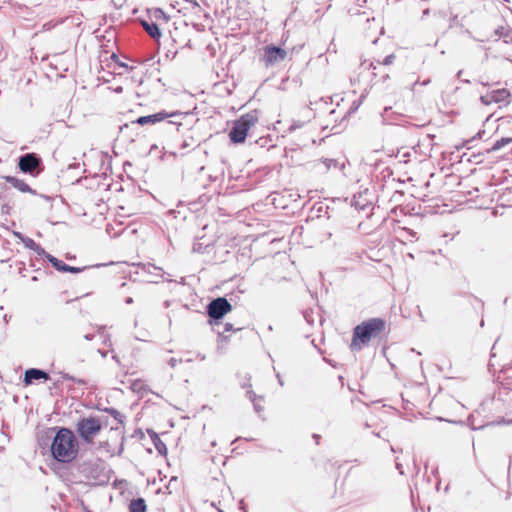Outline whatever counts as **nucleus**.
I'll return each instance as SVG.
<instances>
[{"label": "nucleus", "instance_id": "052dcab7", "mask_svg": "<svg viewBox=\"0 0 512 512\" xmlns=\"http://www.w3.org/2000/svg\"><path fill=\"white\" fill-rule=\"evenodd\" d=\"M98 352L101 354L102 357H106L107 356V351L98 350Z\"/></svg>", "mask_w": 512, "mask_h": 512}, {"label": "nucleus", "instance_id": "bb28decb", "mask_svg": "<svg viewBox=\"0 0 512 512\" xmlns=\"http://www.w3.org/2000/svg\"><path fill=\"white\" fill-rule=\"evenodd\" d=\"M211 245L210 244H204L200 241H196L193 243V252H196V253H199V254H204V253H209L210 252V248Z\"/></svg>", "mask_w": 512, "mask_h": 512}, {"label": "nucleus", "instance_id": "7ed1b4c3", "mask_svg": "<svg viewBox=\"0 0 512 512\" xmlns=\"http://www.w3.org/2000/svg\"><path fill=\"white\" fill-rule=\"evenodd\" d=\"M258 122L257 111H250L241 115L232 122L228 136L232 144L238 145L245 142L249 130Z\"/></svg>", "mask_w": 512, "mask_h": 512}, {"label": "nucleus", "instance_id": "9b49d317", "mask_svg": "<svg viewBox=\"0 0 512 512\" xmlns=\"http://www.w3.org/2000/svg\"><path fill=\"white\" fill-rule=\"evenodd\" d=\"M50 379V375L43 369L39 368H28L25 370L23 375L24 386H29L35 381H47Z\"/></svg>", "mask_w": 512, "mask_h": 512}, {"label": "nucleus", "instance_id": "864d4df0", "mask_svg": "<svg viewBox=\"0 0 512 512\" xmlns=\"http://www.w3.org/2000/svg\"><path fill=\"white\" fill-rule=\"evenodd\" d=\"M169 124L177 125V130H179V127H181V126H182V123H181V122H178V121H169Z\"/></svg>", "mask_w": 512, "mask_h": 512}, {"label": "nucleus", "instance_id": "393cba45", "mask_svg": "<svg viewBox=\"0 0 512 512\" xmlns=\"http://www.w3.org/2000/svg\"><path fill=\"white\" fill-rule=\"evenodd\" d=\"M319 162L324 165L325 171H328L332 167L338 168L339 170H343L345 167L344 163L340 164L336 159L323 158L319 160Z\"/></svg>", "mask_w": 512, "mask_h": 512}, {"label": "nucleus", "instance_id": "a19ab883", "mask_svg": "<svg viewBox=\"0 0 512 512\" xmlns=\"http://www.w3.org/2000/svg\"><path fill=\"white\" fill-rule=\"evenodd\" d=\"M10 208H11V207L9 206V204L5 203V204H3V205H2V207H1V212H2L3 214H8V213H9V211H10Z\"/></svg>", "mask_w": 512, "mask_h": 512}, {"label": "nucleus", "instance_id": "ea45409f", "mask_svg": "<svg viewBox=\"0 0 512 512\" xmlns=\"http://www.w3.org/2000/svg\"><path fill=\"white\" fill-rule=\"evenodd\" d=\"M253 407H254V410L256 413L260 414L262 411H263V406H261L260 404L256 403V401L253 403Z\"/></svg>", "mask_w": 512, "mask_h": 512}, {"label": "nucleus", "instance_id": "2eb2a0df", "mask_svg": "<svg viewBox=\"0 0 512 512\" xmlns=\"http://www.w3.org/2000/svg\"><path fill=\"white\" fill-rule=\"evenodd\" d=\"M426 261L429 265L433 266H445L447 262V257L443 253L442 249H438V252L435 250H431L427 252V258Z\"/></svg>", "mask_w": 512, "mask_h": 512}, {"label": "nucleus", "instance_id": "774afa93", "mask_svg": "<svg viewBox=\"0 0 512 512\" xmlns=\"http://www.w3.org/2000/svg\"><path fill=\"white\" fill-rule=\"evenodd\" d=\"M438 15H439L440 17H442V18H444V17H445V13H444L443 11H438Z\"/></svg>", "mask_w": 512, "mask_h": 512}, {"label": "nucleus", "instance_id": "e2e57ef3", "mask_svg": "<svg viewBox=\"0 0 512 512\" xmlns=\"http://www.w3.org/2000/svg\"><path fill=\"white\" fill-rule=\"evenodd\" d=\"M429 13H430V9L427 8V9L423 10V17L428 15Z\"/></svg>", "mask_w": 512, "mask_h": 512}, {"label": "nucleus", "instance_id": "13d9d810", "mask_svg": "<svg viewBox=\"0 0 512 512\" xmlns=\"http://www.w3.org/2000/svg\"><path fill=\"white\" fill-rule=\"evenodd\" d=\"M111 58H112L114 61H116V63L119 61L118 56H117L115 53H113V54H112Z\"/></svg>", "mask_w": 512, "mask_h": 512}, {"label": "nucleus", "instance_id": "4d7b16f0", "mask_svg": "<svg viewBox=\"0 0 512 512\" xmlns=\"http://www.w3.org/2000/svg\"><path fill=\"white\" fill-rule=\"evenodd\" d=\"M435 420L437 421H444V422H448V419L446 418H443V417H436Z\"/></svg>", "mask_w": 512, "mask_h": 512}, {"label": "nucleus", "instance_id": "680f3d73", "mask_svg": "<svg viewBox=\"0 0 512 512\" xmlns=\"http://www.w3.org/2000/svg\"><path fill=\"white\" fill-rule=\"evenodd\" d=\"M440 484H441V482L439 480H436V483H435L436 490H439Z\"/></svg>", "mask_w": 512, "mask_h": 512}, {"label": "nucleus", "instance_id": "a18cd8bd", "mask_svg": "<svg viewBox=\"0 0 512 512\" xmlns=\"http://www.w3.org/2000/svg\"><path fill=\"white\" fill-rule=\"evenodd\" d=\"M232 330H234V328H233V325L231 323H226L224 325V331L225 332H229V331H232Z\"/></svg>", "mask_w": 512, "mask_h": 512}, {"label": "nucleus", "instance_id": "09e8293b", "mask_svg": "<svg viewBox=\"0 0 512 512\" xmlns=\"http://www.w3.org/2000/svg\"><path fill=\"white\" fill-rule=\"evenodd\" d=\"M184 2H187V3H190L191 5H193L194 7H198L199 4L196 0H183Z\"/></svg>", "mask_w": 512, "mask_h": 512}, {"label": "nucleus", "instance_id": "f8f14e48", "mask_svg": "<svg viewBox=\"0 0 512 512\" xmlns=\"http://www.w3.org/2000/svg\"><path fill=\"white\" fill-rule=\"evenodd\" d=\"M3 179L9 183L12 187L17 189L18 191L22 193H30L33 195H37V192L32 189L24 180L19 179L15 176H3Z\"/></svg>", "mask_w": 512, "mask_h": 512}, {"label": "nucleus", "instance_id": "37998d69", "mask_svg": "<svg viewBox=\"0 0 512 512\" xmlns=\"http://www.w3.org/2000/svg\"><path fill=\"white\" fill-rule=\"evenodd\" d=\"M117 65H118L119 67L125 68V69H127V70H132V69H133V67H130L127 63L122 62V61H120V60L117 62Z\"/></svg>", "mask_w": 512, "mask_h": 512}, {"label": "nucleus", "instance_id": "0e129e2a", "mask_svg": "<svg viewBox=\"0 0 512 512\" xmlns=\"http://www.w3.org/2000/svg\"><path fill=\"white\" fill-rule=\"evenodd\" d=\"M102 422V427L103 426H107L108 425V418H105L104 421H101Z\"/></svg>", "mask_w": 512, "mask_h": 512}, {"label": "nucleus", "instance_id": "f3484780", "mask_svg": "<svg viewBox=\"0 0 512 512\" xmlns=\"http://www.w3.org/2000/svg\"><path fill=\"white\" fill-rule=\"evenodd\" d=\"M147 433L151 438V441L157 450V452L162 455L166 456L168 453L166 444L160 439L158 433H156L153 429H147Z\"/></svg>", "mask_w": 512, "mask_h": 512}, {"label": "nucleus", "instance_id": "4c0bfd02", "mask_svg": "<svg viewBox=\"0 0 512 512\" xmlns=\"http://www.w3.org/2000/svg\"><path fill=\"white\" fill-rule=\"evenodd\" d=\"M181 362H182V359L170 358L168 361V364L171 368H175L177 366V364L181 363Z\"/></svg>", "mask_w": 512, "mask_h": 512}, {"label": "nucleus", "instance_id": "c85d7f7f", "mask_svg": "<svg viewBox=\"0 0 512 512\" xmlns=\"http://www.w3.org/2000/svg\"><path fill=\"white\" fill-rule=\"evenodd\" d=\"M450 185L456 184L457 186H462L461 177L454 172H450Z\"/></svg>", "mask_w": 512, "mask_h": 512}, {"label": "nucleus", "instance_id": "79ce46f5", "mask_svg": "<svg viewBox=\"0 0 512 512\" xmlns=\"http://www.w3.org/2000/svg\"><path fill=\"white\" fill-rule=\"evenodd\" d=\"M506 30H507L506 28L500 26V27L495 29L494 33H495L496 36L500 37V34L501 33H505Z\"/></svg>", "mask_w": 512, "mask_h": 512}, {"label": "nucleus", "instance_id": "dca6fc26", "mask_svg": "<svg viewBox=\"0 0 512 512\" xmlns=\"http://www.w3.org/2000/svg\"><path fill=\"white\" fill-rule=\"evenodd\" d=\"M478 192L477 188H474L473 190H450V203L456 202L457 205H461L469 199L467 196H472L474 193Z\"/></svg>", "mask_w": 512, "mask_h": 512}, {"label": "nucleus", "instance_id": "b1692460", "mask_svg": "<svg viewBox=\"0 0 512 512\" xmlns=\"http://www.w3.org/2000/svg\"><path fill=\"white\" fill-rule=\"evenodd\" d=\"M100 411H103L105 413H108L111 415L119 424H124V421L126 419L125 415L120 413L117 409L114 407H105V408H98Z\"/></svg>", "mask_w": 512, "mask_h": 512}, {"label": "nucleus", "instance_id": "473e14b6", "mask_svg": "<svg viewBox=\"0 0 512 512\" xmlns=\"http://www.w3.org/2000/svg\"><path fill=\"white\" fill-rule=\"evenodd\" d=\"M500 37L504 39L505 43H512V29H507L505 33L500 34Z\"/></svg>", "mask_w": 512, "mask_h": 512}, {"label": "nucleus", "instance_id": "e433bc0d", "mask_svg": "<svg viewBox=\"0 0 512 512\" xmlns=\"http://www.w3.org/2000/svg\"><path fill=\"white\" fill-rule=\"evenodd\" d=\"M246 396L249 398V400H250L252 403H254V402L256 401L257 396H256V394L254 393V391H253V390L248 389V390L246 391Z\"/></svg>", "mask_w": 512, "mask_h": 512}, {"label": "nucleus", "instance_id": "1a4fd4ad", "mask_svg": "<svg viewBox=\"0 0 512 512\" xmlns=\"http://www.w3.org/2000/svg\"><path fill=\"white\" fill-rule=\"evenodd\" d=\"M286 51L275 45H267L264 49V62L265 65L272 66L277 62L283 61L286 57Z\"/></svg>", "mask_w": 512, "mask_h": 512}, {"label": "nucleus", "instance_id": "6e6d98bb", "mask_svg": "<svg viewBox=\"0 0 512 512\" xmlns=\"http://www.w3.org/2000/svg\"><path fill=\"white\" fill-rule=\"evenodd\" d=\"M313 438L315 439L316 444H319L320 435H318V434H313Z\"/></svg>", "mask_w": 512, "mask_h": 512}, {"label": "nucleus", "instance_id": "58836bf2", "mask_svg": "<svg viewBox=\"0 0 512 512\" xmlns=\"http://www.w3.org/2000/svg\"><path fill=\"white\" fill-rule=\"evenodd\" d=\"M268 138L266 137H260L259 139L255 140V143L260 145L261 147H265L267 145Z\"/></svg>", "mask_w": 512, "mask_h": 512}, {"label": "nucleus", "instance_id": "49530a36", "mask_svg": "<svg viewBox=\"0 0 512 512\" xmlns=\"http://www.w3.org/2000/svg\"><path fill=\"white\" fill-rule=\"evenodd\" d=\"M95 338V335L94 334H85L84 335V339L87 340V341H92L93 339Z\"/></svg>", "mask_w": 512, "mask_h": 512}, {"label": "nucleus", "instance_id": "ddd939ff", "mask_svg": "<svg viewBox=\"0 0 512 512\" xmlns=\"http://www.w3.org/2000/svg\"><path fill=\"white\" fill-rule=\"evenodd\" d=\"M139 22L145 32L153 39L159 40L162 36V32L158 24L154 21H148L145 19H139Z\"/></svg>", "mask_w": 512, "mask_h": 512}, {"label": "nucleus", "instance_id": "aec40b11", "mask_svg": "<svg viewBox=\"0 0 512 512\" xmlns=\"http://www.w3.org/2000/svg\"><path fill=\"white\" fill-rule=\"evenodd\" d=\"M128 509L129 512H146L147 505L144 498L138 497L130 501Z\"/></svg>", "mask_w": 512, "mask_h": 512}, {"label": "nucleus", "instance_id": "2f4dec72", "mask_svg": "<svg viewBox=\"0 0 512 512\" xmlns=\"http://www.w3.org/2000/svg\"><path fill=\"white\" fill-rule=\"evenodd\" d=\"M22 243L24 244V246L26 248H28L30 250L35 248V246L37 244L32 238H29V237H26V238L22 239Z\"/></svg>", "mask_w": 512, "mask_h": 512}, {"label": "nucleus", "instance_id": "20e7f679", "mask_svg": "<svg viewBox=\"0 0 512 512\" xmlns=\"http://www.w3.org/2000/svg\"><path fill=\"white\" fill-rule=\"evenodd\" d=\"M188 113L187 112H181V111H172L167 112L165 110H161L157 113L140 116L136 120L131 121L130 123H125L121 125L120 132H124V130L129 129L130 127H134L136 125L144 126V125H154L156 123H159L161 121H164L168 118H184Z\"/></svg>", "mask_w": 512, "mask_h": 512}, {"label": "nucleus", "instance_id": "338daca9", "mask_svg": "<svg viewBox=\"0 0 512 512\" xmlns=\"http://www.w3.org/2000/svg\"><path fill=\"white\" fill-rule=\"evenodd\" d=\"M242 388H251V384H250V383H249V384L244 383V384L242 385Z\"/></svg>", "mask_w": 512, "mask_h": 512}, {"label": "nucleus", "instance_id": "0eeeda50", "mask_svg": "<svg viewBox=\"0 0 512 512\" xmlns=\"http://www.w3.org/2000/svg\"><path fill=\"white\" fill-rule=\"evenodd\" d=\"M18 168L22 173L37 177L43 171L44 166L39 154L29 152L18 157Z\"/></svg>", "mask_w": 512, "mask_h": 512}, {"label": "nucleus", "instance_id": "6ab92c4d", "mask_svg": "<svg viewBox=\"0 0 512 512\" xmlns=\"http://www.w3.org/2000/svg\"><path fill=\"white\" fill-rule=\"evenodd\" d=\"M371 201L367 198H364L362 193H359V195H354L353 199L351 201V206L355 207L357 210H365L366 208L370 207Z\"/></svg>", "mask_w": 512, "mask_h": 512}, {"label": "nucleus", "instance_id": "3c124183", "mask_svg": "<svg viewBox=\"0 0 512 512\" xmlns=\"http://www.w3.org/2000/svg\"><path fill=\"white\" fill-rule=\"evenodd\" d=\"M276 377H277V380H278V383L283 386L284 385V381L281 377V375L279 373L276 374Z\"/></svg>", "mask_w": 512, "mask_h": 512}, {"label": "nucleus", "instance_id": "69168bd1", "mask_svg": "<svg viewBox=\"0 0 512 512\" xmlns=\"http://www.w3.org/2000/svg\"><path fill=\"white\" fill-rule=\"evenodd\" d=\"M40 197L44 198L45 200H51L50 196L40 194Z\"/></svg>", "mask_w": 512, "mask_h": 512}, {"label": "nucleus", "instance_id": "f257e3e1", "mask_svg": "<svg viewBox=\"0 0 512 512\" xmlns=\"http://www.w3.org/2000/svg\"><path fill=\"white\" fill-rule=\"evenodd\" d=\"M46 433H55L50 444L51 456L55 461L70 463L76 459L79 452V443L70 428L51 427ZM47 439H51V436L47 435Z\"/></svg>", "mask_w": 512, "mask_h": 512}, {"label": "nucleus", "instance_id": "8fccbe9b", "mask_svg": "<svg viewBox=\"0 0 512 512\" xmlns=\"http://www.w3.org/2000/svg\"><path fill=\"white\" fill-rule=\"evenodd\" d=\"M405 231H407V233L412 236V237H415L416 236V232L413 231L412 229H409V228H405Z\"/></svg>", "mask_w": 512, "mask_h": 512}, {"label": "nucleus", "instance_id": "c9c22d12", "mask_svg": "<svg viewBox=\"0 0 512 512\" xmlns=\"http://www.w3.org/2000/svg\"><path fill=\"white\" fill-rule=\"evenodd\" d=\"M480 101L484 105H490L492 102H494V99H491V93H490V94H487V95H482L480 97Z\"/></svg>", "mask_w": 512, "mask_h": 512}, {"label": "nucleus", "instance_id": "4468645a", "mask_svg": "<svg viewBox=\"0 0 512 512\" xmlns=\"http://www.w3.org/2000/svg\"><path fill=\"white\" fill-rule=\"evenodd\" d=\"M396 157L400 158L399 161L403 162V163H409L412 161L415 163H418L421 161V160L417 159V150L415 147H411V148L402 147V148L398 149Z\"/></svg>", "mask_w": 512, "mask_h": 512}, {"label": "nucleus", "instance_id": "72a5a7b5", "mask_svg": "<svg viewBox=\"0 0 512 512\" xmlns=\"http://www.w3.org/2000/svg\"><path fill=\"white\" fill-rule=\"evenodd\" d=\"M67 268L68 269L66 270V273L77 274V273L83 272L87 267H75V266L68 265Z\"/></svg>", "mask_w": 512, "mask_h": 512}, {"label": "nucleus", "instance_id": "9d476101", "mask_svg": "<svg viewBox=\"0 0 512 512\" xmlns=\"http://www.w3.org/2000/svg\"><path fill=\"white\" fill-rule=\"evenodd\" d=\"M382 123L393 127L392 134L399 137V135L407 132L405 127L399 126V114L389 111L388 108L381 113Z\"/></svg>", "mask_w": 512, "mask_h": 512}, {"label": "nucleus", "instance_id": "c03bdc74", "mask_svg": "<svg viewBox=\"0 0 512 512\" xmlns=\"http://www.w3.org/2000/svg\"><path fill=\"white\" fill-rule=\"evenodd\" d=\"M13 234H14V236H15L16 238H18V239H19V240H21V241H22V239H24V238H26V237H27V236H25L24 234H22L21 232H17V231H14V232H13Z\"/></svg>", "mask_w": 512, "mask_h": 512}, {"label": "nucleus", "instance_id": "4be33fe9", "mask_svg": "<svg viewBox=\"0 0 512 512\" xmlns=\"http://www.w3.org/2000/svg\"><path fill=\"white\" fill-rule=\"evenodd\" d=\"M47 261L52 265V267L61 273H66V270L68 269V264L64 263L62 260L58 259L57 257L47 254Z\"/></svg>", "mask_w": 512, "mask_h": 512}, {"label": "nucleus", "instance_id": "cd10ccee", "mask_svg": "<svg viewBox=\"0 0 512 512\" xmlns=\"http://www.w3.org/2000/svg\"><path fill=\"white\" fill-rule=\"evenodd\" d=\"M60 375H61L62 379H64V380L73 381L74 383H77L78 385H81V386L87 385L86 380L81 379V378H76V377L70 375L69 373L60 372Z\"/></svg>", "mask_w": 512, "mask_h": 512}, {"label": "nucleus", "instance_id": "f704fd0d", "mask_svg": "<svg viewBox=\"0 0 512 512\" xmlns=\"http://www.w3.org/2000/svg\"><path fill=\"white\" fill-rule=\"evenodd\" d=\"M395 60V55L394 54H389L387 55L382 62H377L378 64H382V65H390L393 63V61Z\"/></svg>", "mask_w": 512, "mask_h": 512}, {"label": "nucleus", "instance_id": "7c9ffc66", "mask_svg": "<svg viewBox=\"0 0 512 512\" xmlns=\"http://www.w3.org/2000/svg\"><path fill=\"white\" fill-rule=\"evenodd\" d=\"M37 255L39 256H43L45 257V259L47 260V254H49L48 252L45 251V249L40 245V244H36L35 248L32 249Z\"/></svg>", "mask_w": 512, "mask_h": 512}, {"label": "nucleus", "instance_id": "de8ad7c7", "mask_svg": "<svg viewBox=\"0 0 512 512\" xmlns=\"http://www.w3.org/2000/svg\"><path fill=\"white\" fill-rule=\"evenodd\" d=\"M80 167V164L79 163H72L68 166V170H71V169H78Z\"/></svg>", "mask_w": 512, "mask_h": 512}, {"label": "nucleus", "instance_id": "39448f33", "mask_svg": "<svg viewBox=\"0 0 512 512\" xmlns=\"http://www.w3.org/2000/svg\"><path fill=\"white\" fill-rule=\"evenodd\" d=\"M101 429V419L94 416L81 418L76 425V431L79 437L87 444L93 442V439L101 431Z\"/></svg>", "mask_w": 512, "mask_h": 512}, {"label": "nucleus", "instance_id": "603ef678", "mask_svg": "<svg viewBox=\"0 0 512 512\" xmlns=\"http://www.w3.org/2000/svg\"><path fill=\"white\" fill-rule=\"evenodd\" d=\"M11 316H9L8 314H4L3 315V321L5 324H7L10 320Z\"/></svg>", "mask_w": 512, "mask_h": 512}, {"label": "nucleus", "instance_id": "a878e982", "mask_svg": "<svg viewBox=\"0 0 512 512\" xmlns=\"http://www.w3.org/2000/svg\"><path fill=\"white\" fill-rule=\"evenodd\" d=\"M510 143H512V137H502V138L496 140L494 142V144L492 145V147L490 149H488L487 151L492 152V151L501 150L502 148L509 145Z\"/></svg>", "mask_w": 512, "mask_h": 512}, {"label": "nucleus", "instance_id": "5fc2aeb1", "mask_svg": "<svg viewBox=\"0 0 512 512\" xmlns=\"http://www.w3.org/2000/svg\"><path fill=\"white\" fill-rule=\"evenodd\" d=\"M125 303L128 304V305L132 304L133 303V298L132 297H127L125 299Z\"/></svg>", "mask_w": 512, "mask_h": 512}, {"label": "nucleus", "instance_id": "c756f323", "mask_svg": "<svg viewBox=\"0 0 512 512\" xmlns=\"http://www.w3.org/2000/svg\"><path fill=\"white\" fill-rule=\"evenodd\" d=\"M304 124H305V122L300 121V120L293 121L292 124L288 128V132L292 133L295 130L302 128L304 126Z\"/></svg>", "mask_w": 512, "mask_h": 512}, {"label": "nucleus", "instance_id": "423d86ee", "mask_svg": "<svg viewBox=\"0 0 512 512\" xmlns=\"http://www.w3.org/2000/svg\"><path fill=\"white\" fill-rule=\"evenodd\" d=\"M231 311L232 305L226 297H217L212 299L206 306V313L209 317V324H219L221 320Z\"/></svg>", "mask_w": 512, "mask_h": 512}, {"label": "nucleus", "instance_id": "6e6552de", "mask_svg": "<svg viewBox=\"0 0 512 512\" xmlns=\"http://www.w3.org/2000/svg\"><path fill=\"white\" fill-rule=\"evenodd\" d=\"M103 465L100 460H87L83 461L78 466V471L82 473L87 479L97 480L103 470Z\"/></svg>", "mask_w": 512, "mask_h": 512}, {"label": "nucleus", "instance_id": "412c9836", "mask_svg": "<svg viewBox=\"0 0 512 512\" xmlns=\"http://www.w3.org/2000/svg\"><path fill=\"white\" fill-rule=\"evenodd\" d=\"M511 97V92L505 88L496 89L491 91V99H494L495 103H502Z\"/></svg>", "mask_w": 512, "mask_h": 512}, {"label": "nucleus", "instance_id": "bf43d9fd", "mask_svg": "<svg viewBox=\"0 0 512 512\" xmlns=\"http://www.w3.org/2000/svg\"><path fill=\"white\" fill-rule=\"evenodd\" d=\"M113 360L116 361L118 364L120 363L119 357L117 355L112 356Z\"/></svg>", "mask_w": 512, "mask_h": 512}, {"label": "nucleus", "instance_id": "5701e85b", "mask_svg": "<svg viewBox=\"0 0 512 512\" xmlns=\"http://www.w3.org/2000/svg\"><path fill=\"white\" fill-rule=\"evenodd\" d=\"M150 19H154L155 21L163 20L168 22L170 17L161 9V8H152L148 9Z\"/></svg>", "mask_w": 512, "mask_h": 512}, {"label": "nucleus", "instance_id": "f03ea898", "mask_svg": "<svg viewBox=\"0 0 512 512\" xmlns=\"http://www.w3.org/2000/svg\"><path fill=\"white\" fill-rule=\"evenodd\" d=\"M386 327V321L375 317L367 319L353 328L350 350L352 352L360 351L368 345L371 339L380 336Z\"/></svg>", "mask_w": 512, "mask_h": 512}, {"label": "nucleus", "instance_id": "a211bd4d", "mask_svg": "<svg viewBox=\"0 0 512 512\" xmlns=\"http://www.w3.org/2000/svg\"><path fill=\"white\" fill-rule=\"evenodd\" d=\"M428 212L431 214L444 215L447 212V204L444 199L433 198L430 200Z\"/></svg>", "mask_w": 512, "mask_h": 512}]
</instances>
